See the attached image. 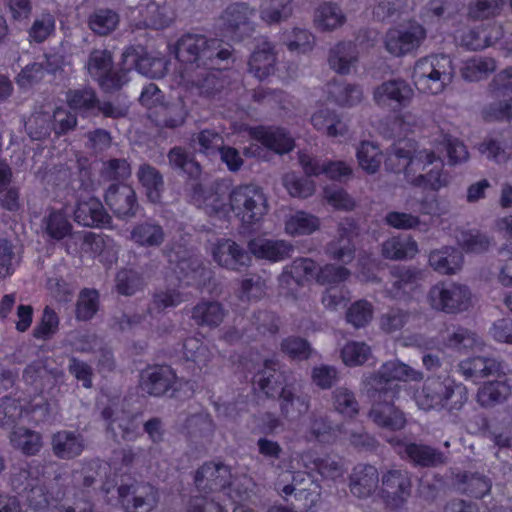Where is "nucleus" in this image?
Here are the masks:
<instances>
[{"instance_id": "obj_1", "label": "nucleus", "mask_w": 512, "mask_h": 512, "mask_svg": "<svg viewBox=\"0 0 512 512\" xmlns=\"http://www.w3.org/2000/svg\"><path fill=\"white\" fill-rule=\"evenodd\" d=\"M175 55L179 61L197 68L222 69V63L231 58L232 49L216 38L186 34L177 41Z\"/></svg>"}, {"instance_id": "obj_2", "label": "nucleus", "mask_w": 512, "mask_h": 512, "mask_svg": "<svg viewBox=\"0 0 512 512\" xmlns=\"http://www.w3.org/2000/svg\"><path fill=\"white\" fill-rule=\"evenodd\" d=\"M454 74L451 58L440 54L418 59L411 78L420 92L437 95L452 83Z\"/></svg>"}, {"instance_id": "obj_3", "label": "nucleus", "mask_w": 512, "mask_h": 512, "mask_svg": "<svg viewBox=\"0 0 512 512\" xmlns=\"http://www.w3.org/2000/svg\"><path fill=\"white\" fill-rule=\"evenodd\" d=\"M406 180L416 186L433 191L446 187L450 182L448 173L443 170V162L432 150L423 149L413 154L406 164Z\"/></svg>"}, {"instance_id": "obj_4", "label": "nucleus", "mask_w": 512, "mask_h": 512, "mask_svg": "<svg viewBox=\"0 0 512 512\" xmlns=\"http://www.w3.org/2000/svg\"><path fill=\"white\" fill-rule=\"evenodd\" d=\"M423 377L421 371L395 359L383 363L377 371L364 376L362 384L366 392L398 394L399 387L393 384L394 381H421Z\"/></svg>"}, {"instance_id": "obj_5", "label": "nucleus", "mask_w": 512, "mask_h": 512, "mask_svg": "<svg viewBox=\"0 0 512 512\" xmlns=\"http://www.w3.org/2000/svg\"><path fill=\"white\" fill-rule=\"evenodd\" d=\"M230 209L244 224L259 222L268 211L262 188L254 184L239 185L229 193Z\"/></svg>"}, {"instance_id": "obj_6", "label": "nucleus", "mask_w": 512, "mask_h": 512, "mask_svg": "<svg viewBox=\"0 0 512 512\" xmlns=\"http://www.w3.org/2000/svg\"><path fill=\"white\" fill-rule=\"evenodd\" d=\"M427 301L436 311L457 314L469 309L472 295L466 285L442 281L429 289Z\"/></svg>"}, {"instance_id": "obj_7", "label": "nucleus", "mask_w": 512, "mask_h": 512, "mask_svg": "<svg viewBox=\"0 0 512 512\" xmlns=\"http://www.w3.org/2000/svg\"><path fill=\"white\" fill-rule=\"evenodd\" d=\"M256 9L248 3L228 5L221 14L222 29L233 40L241 41L255 30Z\"/></svg>"}, {"instance_id": "obj_8", "label": "nucleus", "mask_w": 512, "mask_h": 512, "mask_svg": "<svg viewBox=\"0 0 512 512\" xmlns=\"http://www.w3.org/2000/svg\"><path fill=\"white\" fill-rule=\"evenodd\" d=\"M367 394L373 399L368 416L377 426L390 431H398L405 427L407 422L405 414L393 403L397 394L378 392H367Z\"/></svg>"}, {"instance_id": "obj_9", "label": "nucleus", "mask_w": 512, "mask_h": 512, "mask_svg": "<svg viewBox=\"0 0 512 512\" xmlns=\"http://www.w3.org/2000/svg\"><path fill=\"white\" fill-rule=\"evenodd\" d=\"M454 394V385L450 380L428 377L422 386L415 390L414 400L424 411L439 410L447 406Z\"/></svg>"}, {"instance_id": "obj_10", "label": "nucleus", "mask_w": 512, "mask_h": 512, "mask_svg": "<svg viewBox=\"0 0 512 512\" xmlns=\"http://www.w3.org/2000/svg\"><path fill=\"white\" fill-rule=\"evenodd\" d=\"M171 263H175L174 271L180 281L186 285L205 287L212 278V271L204 265L203 260L197 255L183 253H168Z\"/></svg>"}, {"instance_id": "obj_11", "label": "nucleus", "mask_w": 512, "mask_h": 512, "mask_svg": "<svg viewBox=\"0 0 512 512\" xmlns=\"http://www.w3.org/2000/svg\"><path fill=\"white\" fill-rule=\"evenodd\" d=\"M414 97L412 86L402 78L389 79L373 90V100L381 108L399 110L408 106Z\"/></svg>"}, {"instance_id": "obj_12", "label": "nucleus", "mask_w": 512, "mask_h": 512, "mask_svg": "<svg viewBox=\"0 0 512 512\" xmlns=\"http://www.w3.org/2000/svg\"><path fill=\"white\" fill-rule=\"evenodd\" d=\"M381 495L385 501L394 507L403 505L411 495L412 479L406 469L391 468L382 473Z\"/></svg>"}, {"instance_id": "obj_13", "label": "nucleus", "mask_w": 512, "mask_h": 512, "mask_svg": "<svg viewBox=\"0 0 512 512\" xmlns=\"http://www.w3.org/2000/svg\"><path fill=\"white\" fill-rule=\"evenodd\" d=\"M397 449V453L420 467H437L448 462V456L437 448L423 444L404 442L398 438L388 440Z\"/></svg>"}, {"instance_id": "obj_14", "label": "nucleus", "mask_w": 512, "mask_h": 512, "mask_svg": "<svg viewBox=\"0 0 512 512\" xmlns=\"http://www.w3.org/2000/svg\"><path fill=\"white\" fill-rule=\"evenodd\" d=\"M426 38V30L419 24L407 29H389L384 36V46L393 56H404L418 49Z\"/></svg>"}, {"instance_id": "obj_15", "label": "nucleus", "mask_w": 512, "mask_h": 512, "mask_svg": "<svg viewBox=\"0 0 512 512\" xmlns=\"http://www.w3.org/2000/svg\"><path fill=\"white\" fill-rule=\"evenodd\" d=\"M105 202L120 219L134 217L139 208L134 189L126 184H112L106 191Z\"/></svg>"}, {"instance_id": "obj_16", "label": "nucleus", "mask_w": 512, "mask_h": 512, "mask_svg": "<svg viewBox=\"0 0 512 512\" xmlns=\"http://www.w3.org/2000/svg\"><path fill=\"white\" fill-rule=\"evenodd\" d=\"M176 382V374L170 366L156 365L141 373L140 388L148 395L159 397L170 390Z\"/></svg>"}, {"instance_id": "obj_17", "label": "nucleus", "mask_w": 512, "mask_h": 512, "mask_svg": "<svg viewBox=\"0 0 512 512\" xmlns=\"http://www.w3.org/2000/svg\"><path fill=\"white\" fill-rule=\"evenodd\" d=\"M214 261L221 267L240 271L251 262L249 253L231 239L219 240L212 250Z\"/></svg>"}, {"instance_id": "obj_18", "label": "nucleus", "mask_w": 512, "mask_h": 512, "mask_svg": "<svg viewBox=\"0 0 512 512\" xmlns=\"http://www.w3.org/2000/svg\"><path fill=\"white\" fill-rule=\"evenodd\" d=\"M102 418L106 421L107 430L114 438L120 437L125 441H134L140 434L135 416L121 409L106 407Z\"/></svg>"}, {"instance_id": "obj_19", "label": "nucleus", "mask_w": 512, "mask_h": 512, "mask_svg": "<svg viewBox=\"0 0 512 512\" xmlns=\"http://www.w3.org/2000/svg\"><path fill=\"white\" fill-rule=\"evenodd\" d=\"M118 494L121 498L131 496L133 512H152L158 505V490L147 482H135L130 485H120Z\"/></svg>"}, {"instance_id": "obj_20", "label": "nucleus", "mask_w": 512, "mask_h": 512, "mask_svg": "<svg viewBox=\"0 0 512 512\" xmlns=\"http://www.w3.org/2000/svg\"><path fill=\"white\" fill-rule=\"evenodd\" d=\"M458 371L466 380L477 381L491 376L505 374V365L491 357H469L459 362Z\"/></svg>"}, {"instance_id": "obj_21", "label": "nucleus", "mask_w": 512, "mask_h": 512, "mask_svg": "<svg viewBox=\"0 0 512 512\" xmlns=\"http://www.w3.org/2000/svg\"><path fill=\"white\" fill-rule=\"evenodd\" d=\"M192 201L208 215L226 216L231 210L229 194L220 188L205 189L201 185H195Z\"/></svg>"}, {"instance_id": "obj_22", "label": "nucleus", "mask_w": 512, "mask_h": 512, "mask_svg": "<svg viewBox=\"0 0 512 512\" xmlns=\"http://www.w3.org/2000/svg\"><path fill=\"white\" fill-rule=\"evenodd\" d=\"M390 275L391 288L387 289V293L395 299L402 298L416 290L424 277L421 269L404 265L392 267Z\"/></svg>"}, {"instance_id": "obj_23", "label": "nucleus", "mask_w": 512, "mask_h": 512, "mask_svg": "<svg viewBox=\"0 0 512 512\" xmlns=\"http://www.w3.org/2000/svg\"><path fill=\"white\" fill-rule=\"evenodd\" d=\"M231 471L223 463H204L195 475V484L200 491H218L230 484Z\"/></svg>"}, {"instance_id": "obj_24", "label": "nucleus", "mask_w": 512, "mask_h": 512, "mask_svg": "<svg viewBox=\"0 0 512 512\" xmlns=\"http://www.w3.org/2000/svg\"><path fill=\"white\" fill-rule=\"evenodd\" d=\"M278 402L281 415L290 421L298 420L310 408V397L301 393L292 383L282 387L278 396Z\"/></svg>"}, {"instance_id": "obj_25", "label": "nucleus", "mask_w": 512, "mask_h": 512, "mask_svg": "<svg viewBox=\"0 0 512 512\" xmlns=\"http://www.w3.org/2000/svg\"><path fill=\"white\" fill-rule=\"evenodd\" d=\"M74 220L84 227L102 228L110 223L111 217L98 198L88 197L77 201Z\"/></svg>"}, {"instance_id": "obj_26", "label": "nucleus", "mask_w": 512, "mask_h": 512, "mask_svg": "<svg viewBox=\"0 0 512 512\" xmlns=\"http://www.w3.org/2000/svg\"><path fill=\"white\" fill-rule=\"evenodd\" d=\"M379 481L376 467L369 464H358L349 476V489L353 496L366 499L376 491Z\"/></svg>"}, {"instance_id": "obj_27", "label": "nucleus", "mask_w": 512, "mask_h": 512, "mask_svg": "<svg viewBox=\"0 0 512 512\" xmlns=\"http://www.w3.org/2000/svg\"><path fill=\"white\" fill-rule=\"evenodd\" d=\"M276 60L274 45L262 40L256 45L249 58L248 70L254 77L263 80L275 72Z\"/></svg>"}, {"instance_id": "obj_28", "label": "nucleus", "mask_w": 512, "mask_h": 512, "mask_svg": "<svg viewBox=\"0 0 512 512\" xmlns=\"http://www.w3.org/2000/svg\"><path fill=\"white\" fill-rule=\"evenodd\" d=\"M247 247L249 252L256 258L271 262H278L289 258L294 250L289 242L262 237L251 239Z\"/></svg>"}, {"instance_id": "obj_29", "label": "nucleus", "mask_w": 512, "mask_h": 512, "mask_svg": "<svg viewBox=\"0 0 512 512\" xmlns=\"http://www.w3.org/2000/svg\"><path fill=\"white\" fill-rule=\"evenodd\" d=\"M358 50L351 41H342L335 44L328 52L329 67L340 75H348L358 62Z\"/></svg>"}, {"instance_id": "obj_30", "label": "nucleus", "mask_w": 512, "mask_h": 512, "mask_svg": "<svg viewBox=\"0 0 512 512\" xmlns=\"http://www.w3.org/2000/svg\"><path fill=\"white\" fill-rule=\"evenodd\" d=\"M84 437L75 431L61 430L51 437L53 454L64 460H70L81 455L85 449Z\"/></svg>"}, {"instance_id": "obj_31", "label": "nucleus", "mask_w": 512, "mask_h": 512, "mask_svg": "<svg viewBox=\"0 0 512 512\" xmlns=\"http://www.w3.org/2000/svg\"><path fill=\"white\" fill-rule=\"evenodd\" d=\"M255 383L269 398L278 397L282 387L287 384L278 361L273 359L265 360L263 369L255 375Z\"/></svg>"}, {"instance_id": "obj_32", "label": "nucleus", "mask_w": 512, "mask_h": 512, "mask_svg": "<svg viewBox=\"0 0 512 512\" xmlns=\"http://www.w3.org/2000/svg\"><path fill=\"white\" fill-rule=\"evenodd\" d=\"M251 137L276 153L291 151L294 147L293 138L279 127H256L250 131Z\"/></svg>"}, {"instance_id": "obj_33", "label": "nucleus", "mask_w": 512, "mask_h": 512, "mask_svg": "<svg viewBox=\"0 0 512 512\" xmlns=\"http://www.w3.org/2000/svg\"><path fill=\"white\" fill-rule=\"evenodd\" d=\"M130 239L140 247L157 248L165 242L166 232L159 222L147 219L132 227Z\"/></svg>"}, {"instance_id": "obj_34", "label": "nucleus", "mask_w": 512, "mask_h": 512, "mask_svg": "<svg viewBox=\"0 0 512 512\" xmlns=\"http://www.w3.org/2000/svg\"><path fill=\"white\" fill-rule=\"evenodd\" d=\"M429 265L441 275H453L463 266V254L454 247L445 246L429 254Z\"/></svg>"}, {"instance_id": "obj_35", "label": "nucleus", "mask_w": 512, "mask_h": 512, "mask_svg": "<svg viewBox=\"0 0 512 512\" xmlns=\"http://www.w3.org/2000/svg\"><path fill=\"white\" fill-rule=\"evenodd\" d=\"M226 313L218 301H201L192 308L191 319L198 326L216 328L223 322Z\"/></svg>"}, {"instance_id": "obj_36", "label": "nucleus", "mask_w": 512, "mask_h": 512, "mask_svg": "<svg viewBox=\"0 0 512 512\" xmlns=\"http://www.w3.org/2000/svg\"><path fill=\"white\" fill-rule=\"evenodd\" d=\"M313 127L328 137H341L347 134L348 125L329 108H321L311 116Z\"/></svg>"}, {"instance_id": "obj_37", "label": "nucleus", "mask_w": 512, "mask_h": 512, "mask_svg": "<svg viewBox=\"0 0 512 512\" xmlns=\"http://www.w3.org/2000/svg\"><path fill=\"white\" fill-rule=\"evenodd\" d=\"M137 178L144 187L147 198L152 203H158L164 191L163 175L154 166L143 163L137 171Z\"/></svg>"}, {"instance_id": "obj_38", "label": "nucleus", "mask_w": 512, "mask_h": 512, "mask_svg": "<svg viewBox=\"0 0 512 512\" xmlns=\"http://www.w3.org/2000/svg\"><path fill=\"white\" fill-rule=\"evenodd\" d=\"M497 68L495 59L484 56H473L462 63L461 77L467 82L485 80Z\"/></svg>"}, {"instance_id": "obj_39", "label": "nucleus", "mask_w": 512, "mask_h": 512, "mask_svg": "<svg viewBox=\"0 0 512 512\" xmlns=\"http://www.w3.org/2000/svg\"><path fill=\"white\" fill-rule=\"evenodd\" d=\"M187 117V110L182 100L163 103L155 111V121L158 126L177 128L182 126Z\"/></svg>"}, {"instance_id": "obj_40", "label": "nucleus", "mask_w": 512, "mask_h": 512, "mask_svg": "<svg viewBox=\"0 0 512 512\" xmlns=\"http://www.w3.org/2000/svg\"><path fill=\"white\" fill-rule=\"evenodd\" d=\"M512 394V384L504 381H490L479 388L477 401L482 407H493L504 402Z\"/></svg>"}, {"instance_id": "obj_41", "label": "nucleus", "mask_w": 512, "mask_h": 512, "mask_svg": "<svg viewBox=\"0 0 512 512\" xmlns=\"http://www.w3.org/2000/svg\"><path fill=\"white\" fill-rule=\"evenodd\" d=\"M329 99L340 106L351 107L359 104L363 98L360 86L350 83L331 81L327 84Z\"/></svg>"}, {"instance_id": "obj_42", "label": "nucleus", "mask_w": 512, "mask_h": 512, "mask_svg": "<svg viewBox=\"0 0 512 512\" xmlns=\"http://www.w3.org/2000/svg\"><path fill=\"white\" fill-rule=\"evenodd\" d=\"M120 22L119 14L109 8L95 9L87 20L90 30L98 36H107L114 32Z\"/></svg>"}, {"instance_id": "obj_43", "label": "nucleus", "mask_w": 512, "mask_h": 512, "mask_svg": "<svg viewBox=\"0 0 512 512\" xmlns=\"http://www.w3.org/2000/svg\"><path fill=\"white\" fill-rule=\"evenodd\" d=\"M301 461L306 468L317 470L327 480L336 481L344 475L341 463L329 457L317 458L310 452H304L301 454Z\"/></svg>"}, {"instance_id": "obj_44", "label": "nucleus", "mask_w": 512, "mask_h": 512, "mask_svg": "<svg viewBox=\"0 0 512 512\" xmlns=\"http://www.w3.org/2000/svg\"><path fill=\"white\" fill-rule=\"evenodd\" d=\"M381 251L386 259L404 260L413 258L418 253V245L411 238L392 237L383 242Z\"/></svg>"}, {"instance_id": "obj_45", "label": "nucleus", "mask_w": 512, "mask_h": 512, "mask_svg": "<svg viewBox=\"0 0 512 512\" xmlns=\"http://www.w3.org/2000/svg\"><path fill=\"white\" fill-rule=\"evenodd\" d=\"M455 38L460 46L472 51L487 48L494 42L490 31L484 27L462 29Z\"/></svg>"}, {"instance_id": "obj_46", "label": "nucleus", "mask_w": 512, "mask_h": 512, "mask_svg": "<svg viewBox=\"0 0 512 512\" xmlns=\"http://www.w3.org/2000/svg\"><path fill=\"white\" fill-rule=\"evenodd\" d=\"M124 61L135 65L136 70L149 78H160L165 74V60L151 57L147 54L138 56L134 52L126 51L123 53Z\"/></svg>"}, {"instance_id": "obj_47", "label": "nucleus", "mask_w": 512, "mask_h": 512, "mask_svg": "<svg viewBox=\"0 0 512 512\" xmlns=\"http://www.w3.org/2000/svg\"><path fill=\"white\" fill-rule=\"evenodd\" d=\"M346 20L342 10L335 4L320 5L314 15L315 26L321 31H333L341 27Z\"/></svg>"}, {"instance_id": "obj_48", "label": "nucleus", "mask_w": 512, "mask_h": 512, "mask_svg": "<svg viewBox=\"0 0 512 512\" xmlns=\"http://www.w3.org/2000/svg\"><path fill=\"white\" fill-rule=\"evenodd\" d=\"M331 402L334 410L345 417L358 415L360 405L355 393L346 386H339L332 391Z\"/></svg>"}, {"instance_id": "obj_49", "label": "nucleus", "mask_w": 512, "mask_h": 512, "mask_svg": "<svg viewBox=\"0 0 512 512\" xmlns=\"http://www.w3.org/2000/svg\"><path fill=\"white\" fill-rule=\"evenodd\" d=\"M283 42L291 52L305 54L313 50L315 46L314 35L303 28L295 27L285 31L282 35Z\"/></svg>"}, {"instance_id": "obj_50", "label": "nucleus", "mask_w": 512, "mask_h": 512, "mask_svg": "<svg viewBox=\"0 0 512 512\" xmlns=\"http://www.w3.org/2000/svg\"><path fill=\"white\" fill-rule=\"evenodd\" d=\"M169 166L173 170H180L191 177H197L200 172V165L193 156L183 147L175 146L167 154Z\"/></svg>"}, {"instance_id": "obj_51", "label": "nucleus", "mask_w": 512, "mask_h": 512, "mask_svg": "<svg viewBox=\"0 0 512 512\" xmlns=\"http://www.w3.org/2000/svg\"><path fill=\"white\" fill-rule=\"evenodd\" d=\"M42 226L46 234L55 240L65 238L72 231V224L68 220L67 215L59 210H52L45 216Z\"/></svg>"}, {"instance_id": "obj_52", "label": "nucleus", "mask_w": 512, "mask_h": 512, "mask_svg": "<svg viewBox=\"0 0 512 512\" xmlns=\"http://www.w3.org/2000/svg\"><path fill=\"white\" fill-rule=\"evenodd\" d=\"M445 345L459 352H468L481 345L478 336L467 328L457 327L447 332Z\"/></svg>"}, {"instance_id": "obj_53", "label": "nucleus", "mask_w": 512, "mask_h": 512, "mask_svg": "<svg viewBox=\"0 0 512 512\" xmlns=\"http://www.w3.org/2000/svg\"><path fill=\"white\" fill-rule=\"evenodd\" d=\"M291 0H265L260 7V17L268 24L287 20L292 15Z\"/></svg>"}, {"instance_id": "obj_54", "label": "nucleus", "mask_w": 512, "mask_h": 512, "mask_svg": "<svg viewBox=\"0 0 512 512\" xmlns=\"http://www.w3.org/2000/svg\"><path fill=\"white\" fill-rule=\"evenodd\" d=\"M10 441L16 449L21 450L26 455H35L42 446L40 434L24 427L13 430Z\"/></svg>"}, {"instance_id": "obj_55", "label": "nucleus", "mask_w": 512, "mask_h": 512, "mask_svg": "<svg viewBox=\"0 0 512 512\" xmlns=\"http://www.w3.org/2000/svg\"><path fill=\"white\" fill-rule=\"evenodd\" d=\"M55 28V16L50 12H43L34 19L28 29V40L30 43H43L54 34Z\"/></svg>"}, {"instance_id": "obj_56", "label": "nucleus", "mask_w": 512, "mask_h": 512, "mask_svg": "<svg viewBox=\"0 0 512 512\" xmlns=\"http://www.w3.org/2000/svg\"><path fill=\"white\" fill-rule=\"evenodd\" d=\"M99 293L95 289H83L76 302L75 317L78 321L92 319L99 310Z\"/></svg>"}, {"instance_id": "obj_57", "label": "nucleus", "mask_w": 512, "mask_h": 512, "mask_svg": "<svg viewBox=\"0 0 512 512\" xmlns=\"http://www.w3.org/2000/svg\"><path fill=\"white\" fill-rule=\"evenodd\" d=\"M374 307L364 299L352 303L345 313L346 322L356 329L366 327L373 319Z\"/></svg>"}, {"instance_id": "obj_58", "label": "nucleus", "mask_w": 512, "mask_h": 512, "mask_svg": "<svg viewBox=\"0 0 512 512\" xmlns=\"http://www.w3.org/2000/svg\"><path fill=\"white\" fill-rule=\"evenodd\" d=\"M359 166L369 174H374L380 168L382 154L379 148L369 141H363L357 148Z\"/></svg>"}, {"instance_id": "obj_59", "label": "nucleus", "mask_w": 512, "mask_h": 512, "mask_svg": "<svg viewBox=\"0 0 512 512\" xmlns=\"http://www.w3.org/2000/svg\"><path fill=\"white\" fill-rule=\"evenodd\" d=\"M41 479L39 469L30 464H25L15 469L11 476L12 489L23 495L29 488L37 484Z\"/></svg>"}, {"instance_id": "obj_60", "label": "nucleus", "mask_w": 512, "mask_h": 512, "mask_svg": "<svg viewBox=\"0 0 512 512\" xmlns=\"http://www.w3.org/2000/svg\"><path fill=\"white\" fill-rule=\"evenodd\" d=\"M318 228V218L302 211L292 215L285 224L286 232L292 236L309 235Z\"/></svg>"}, {"instance_id": "obj_61", "label": "nucleus", "mask_w": 512, "mask_h": 512, "mask_svg": "<svg viewBox=\"0 0 512 512\" xmlns=\"http://www.w3.org/2000/svg\"><path fill=\"white\" fill-rule=\"evenodd\" d=\"M183 355L186 360L194 362L200 369L208 366L212 359L209 348L195 337H189L184 341Z\"/></svg>"}, {"instance_id": "obj_62", "label": "nucleus", "mask_w": 512, "mask_h": 512, "mask_svg": "<svg viewBox=\"0 0 512 512\" xmlns=\"http://www.w3.org/2000/svg\"><path fill=\"white\" fill-rule=\"evenodd\" d=\"M113 66V57L108 50L94 49L90 52L85 65L88 74L95 80L110 72Z\"/></svg>"}, {"instance_id": "obj_63", "label": "nucleus", "mask_w": 512, "mask_h": 512, "mask_svg": "<svg viewBox=\"0 0 512 512\" xmlns=\"http://www.w3.org/2000/svg\"><path fill=\"white\" fill-rule=\"evenodd\" d=\"M25 129L32 140L47 138L52 130V115L44 111L33 113L25 123Z\"/></svg>"}, {"instance_id": "obj_64", "label": "nucleus", "mask_w": 512, "mask_h": 512, "mask_svg": "<svg viewBox=\"0 0 512 512\" xmlns=\"http://www.w3.org/2000/svg\"><path fill=\"white\" fill-rule=\"evenodd\" d=\"M487 91L495 99L512 97V68L497 73L489 82Z\"/></svg>"}]
</instances>
